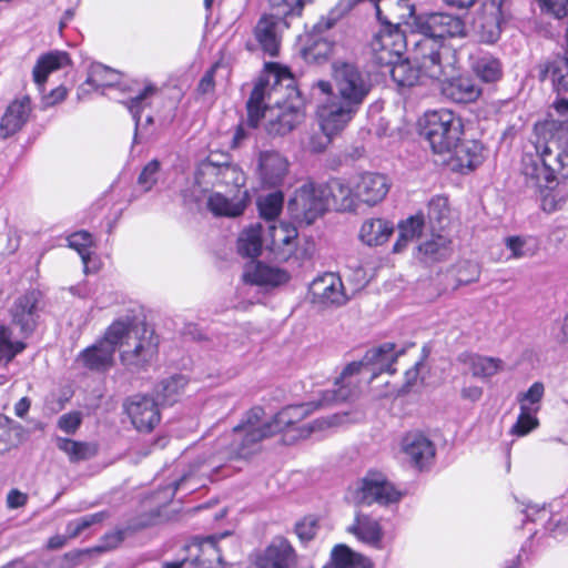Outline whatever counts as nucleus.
<instances>
[{
    "instance_id": "obj_1",
    "label": "nucleus",
    "mask_w": 568,
    "mask_h": 568,
    "mask_svg": "<svg viewBox=\"0 0 568 568\" xmlns=\"http://www.w3.org/2000/svg\"><path fill=\"white\" fill-rule=\"evenodd\" d=\"M317 403H304L288 405L282 408L271 420L264 422V409L262 407L251 408L241 423L233 427L232 432L217 440L219 450L207 460L196 466V469L183 475L163 489V504L170 501L178 490L184 489L187 493L204 486L202 478H210L217 471L224 462L248 460L262 448V442L282 432H294L293 439L306 438L315 432L336 429L355 423L359 416L352 417L349 413H336L332 416L318 418L307 427L298 424L308 416L315 408L324 407L338 400H327L325 393Z\"/></svg>"
},
{
    "instance_id": "obj_2",
    "label": "nucleus",
    "mask_w": 568,
    "mask_h": 568,
    "mask_svg": "<svg viewBox=\"0 0 568 568\" xmlns=\"http://www.w3.org/2000/svg\"><path fill=\"white\" fill-rule=\"evenodd\" d=\"M554 106L561 120L535 124L534 150L523 156V174L528 186L541 193V207L554 212L566 202V193L552 190L557 178L568 179V98H558Z\"/></svg>"
},
{
    "instance_id": "obj_3",
    "label": "nucleus",
    "mask_w": 568,
    "mask_h": 568,
    "mask_svg": "<svg viewBox=\"0 0 568 568\" xmlns=\"http://www.w3.org/2000/svg\"><path fill=\"white\" fill-rule=\"evenodd\" d=\"M294 73H266V77H260L254 84V89L246 103L247 124L251 128H257L261 120L265 119V130L270 135L283 136L292 132L304 120V112L292 104H276L266 106L265 99H270L273 91L282 81L286 89L294 87Z\"/></svg>"
},
{
    "instance_id": "obj_4",
    "label": "nucleus",
    "mask_w": 568,
    "mask_h": 568,
    "mask_svg": "<svg viewBox=\"0 0 568 568\" xmlns=\"http://www.w3.org/2000/svg\"><path fill=\"white\" fill-rule=\"evenodd\" d=\"M400 354L403 349H396L394 343L368 349L361 362H353L344 368L335 383L336 388L327 390L325 397L329 395L327 400H346L356 393L358 377L371 382L381 373L394 374L396 369L393 366Z\"/></svg>"
},
{
    "instance_id": "obj_5",
    "label": "nucleus",
    "mask_w": 568,
    "mask_h": 568,
    "mask_svg": "<svg viewBox=\"0 0 568 568\" xmlns=\"http://www.w3.org/2000/svg\"><path fill=\"white\" fill-rule=\"evenodd\" d=\"M420 134L434 153H450L464 134L460 116L449 109L430 110L419 120Z\"/></svg>"
},
{
    "instance_id": "obj_6",
    "label": "nucleus",
    "mask_w": 568,
    "mask_h": 568,
    "mask_svg": "<svg viewBox=\"0 0 568 568\" xmlns=\"http://www.w3.org/2000/svg\"><path fill=\"white\" fill-rule=\"evenodd\" d=\"M305 0H270L275 13L264 14L254 29L255 39L270 57H276L281 49V31L290 27L287 18L300 16Z\"/></svg>"
},
{
    "instance_id": "obj_7",
    "label": "nucleus",
    "mask_w": 568,
    "mask_h": 568,
    "mask_svg": "<svg viewBox=\"0 0 568 568\" xmlns=\"http://www.w3.org/2000/svg\"><path fill=\"white\" fill-rule=\"evenodd\" d=\"M382 24L384 29L372 42V63L375 68L395 71L397 67L403 68L407 64V60L403 58L407 40L399 30V22L385 20Z\"/></svg>"
},
{
    "instance_id": "obj_8",
    "label": "nucleus",
    "mask_w": 568,
    "mask_h": 568,
    "mask_svg": "<svg viewBox=\"0 0 568 568\" xmlns=\"http://www.w3.org/2000/svg\"><path fill=\"white\" fill-rule=\"evenodd\" d=\"M125 327L118 344L121 347V362L128 367H139L149 362L156 353L158 342L153 332L143 324H133L129 320H119Z\"/></svg>"
},
{
    "instance_id": "obj_9",
    "label": "nucleus",
    "mask_w": 568,
    "mask_h": 568,
    "mask_svg": "<svg viewBox=\"0 0 568 568\" xmlns=\"http://www.w3.org/2000/svg\"><path fill=\"white\" fill-rule=\"evenodd\" d=\"M369 73H335L334 83L320 81L317 88L324 94L336 95V100L358 111L372 90Z\"/></svg>"
},
{
    "instance_id": "obj_10",
    "label": "nucleus",
    "mask_w": 568,
    "mask_h": 568,
    "mask_svg": "<svg viewBox=\"0 0 568 568\" xmlns=\"http://www.w3.org/2000/svg\"><path fill=\"white\" fill-rule=\"evenodd\" d=\"M125 331L120 321H114L105 331L103 338L83 349L78 362L90 371L104 372L112 367L113 355Z\"/></svg>"
},
{
    "instance_id": "obj_11",
    "label": "nucleus",
    "mask_w": 568,
    "mask_h": 568,
    "mask_svg": "<svg viewBox=\"0 0 568 568\" xmlns=\"http://www.w3.org/2000/svg\"><path fill=\"white\" fill-rule=\"evenodd\" d=\"M347 499L357 506L388 505L398 501L400 493L382 476L368 475L348 490Z\"/></svg>"
},
{
    "instance_id": "obj_12",
    "label": "nucleus",
    "mask_w": 568,
    "mask_h": 568,
    "mask_svg": "<svg viewBox=\"0 0 568 568\" xmlns=\"http://www.w3.org/2000/svg\"><path fill=\"white\" fill-rule=\"evenodd\" d=\"M413 24L426 39H445L466 36L465 21L459 16L446 12H432L414 17Z\"/></svg>"
},
{
    "instance_id": "obj_13",
    "label": "nucleus",
    "mask_w": 568,
    "mask_h": 568,
    "mask_svg": "<svg viewBox=\"0 0 568 568\" xmlns=\"http://www.w3.org/2000/svg\"><path fill=\"white\" fill-rule=\"evenodd\" d=\"M521 511L524 521H541L550 534L557 536L568 531V503L564 497L555 498L548 506L528 504Z\"/></svg>"
},
{
    "instance_id": "obj_14",
    "label": "nucleus",
    "mask_w": 568,
    "mask_h": 568,
    "mask_svg": "<svg viewBox=\"0 0 568 568\" xmlns=\"http://www.w3.org/2000/svg\"><path fill=\"white\" fill-rule=\"evenodd\" d=\"M288 209L295 219L311 224L328 209L327 199L321 185L304 184L296 190Z\"/></svg>"
},
{
    "instance_id": "obj_15",
    "label": "nucleus",
    "mask_w": 568,
    "mask_h": 568,
    "mask_svg": "<svg viewBox=\"0 0 568 568\" xmlns=\"http://www.w3.org/2000/svg\"><path fill=\"white\" fill-rule=\"evenodd\" d=\"M123 409L133 427L141 433L152 432L161 420L159 404L149 395L135 394L128 397Z\"/></svg>"
},
{
    "instance_id": "obj_16",
    "label": "nucleus",
    "mask_w": 568,
    "mask_h": 568,
    "mask_svg": "<svg viewBox=\"0 0 568 568\" xmlns=\"http://www.w3.org/2000/svg\"><path fill=\"white\" fill-rule=\"evenodd\" d=\"M353 187L357 207L359 205L373 207L386 197L390 182L385 174L364 172L353 176Z\"/></svg>"
},
{
    "instance_id": "obj_17",
    "label": "nucleus",
    "mask_w": 568,
    "mask_h": 568,
    "mask_svg": "<svg viewBox=\"0 0 568 568\" xmlns=\"http://www.w3.org/2000/svg\"><path fill=\"white\" fill-rule=\"evenodd\" d=\"M325 95L317 108L318 123L323 132L334 136L347 126L357 111L336 100L335 94Z\"/></svg>"
},
{
    "instance_id": "obj_18",
    "label": "nucleus",
    "mask_w": 568,
    "mask_h": 568,
    "mask_svg": "<svg viewBox=\"0 0 568 568\" xmlns=\"http://www.w3.org/2000/svg\"><path fill=\"white\" fill-rule=\"evenodd\" d=\"M440 94L454 103H470L481 94L479 81L471 73H453L438 80Z\"/></svg>"
},
{
    "instance_id": "obj_19",
    "label": "nucleus",
    "mask_w": 568,
    "mask_h": 568,
    "mask_svg": "<svg viewBox=\"0 0 568 568\" xmlns=\"http://www.w3.org/2000/svg\"><path fill=\"white\" fill-rule=\"evenodd\" d=\"M311 302L320 306H341L347 302L341 277L332 272L324 273L310 284Z\"/></svg>"
},
{
    "instance_id": "obj_20",
    "label": "nucleus",
    "mask_w": 568,
    "mask_h": 568,
    "mask_svg": "<svg viewBox=\"0 0 568 568\" xmlns=\"http://www.w3.org/2000/svg\"><path fill=\"white\" fill-rule=\"evenodd\" d=\"M40 293L30 291L18 297L10 308L11 327L19 328L22 337H28L36 328L39 318Z\"/></svg>"
},
{
    "instance_id": "obj_21",
    "label": "nucleus",
    "mask_w": 568,
    "mask_h": 568,
    "mask_svg": "<svg viewBox=\"0 0 568 568\" xmlns=\"http://www.w3.org/2000/svg\"><path fill=\"white\" fill-rule=\"evenodd\" d=\"M220 162L214 161L212 155L197 166L193 184L182 191L185 202H201L209 191L219 187Z\"/></svg>"
},
{
    "instance_id": "obj_22",
    "label": "nucleus",
    "mask_w": 568,
    "mask_h": 568,
    "mask_svg": "<svg viewBox=\"0 0 568 568\" xmlns=\"http://www.w3.org/2000/svg\"><path fill=\"white\" fill-rule=\"evenodd\" d=\"M290 163L277 151H262L257 158V175L264 187L281 186L287 174Z\"/></svg>"
},
{
    "instance_id": "obj_23",
    "label": "nucleus",
    "mask_w": 568,
    "mask_h": 568,
    "mask_svg": "<svg viewBox=\"0 0 568 568\" xmlns=\"http://www.w3.org/2000/svg\"><path fill=\"white\" fill-rule=\"evenodd\" d=\"M447 154L449 155L448 164L452 170L467 173L483 163L484 146L476 140H460Z\"/></svg>"
},
{
    "instance_id": "obj_24",
    "label": "nucleus",
    "mask_w": 568,
    "mask_h": 568,
    "mask_svg": "<svg viewBox=\"0 0 568 568\" xmlns=\"http://www.w3.org/2000/svg\"><path fill=\"white\" fill-rule=\"evenodd\" d=\"M297 555L292 545L284 538H277L258 558V568H295Z\"/></svg>"
},
{
    "instance_id": "obj_25",
    "label": "nucleus",
    "mask_w": 568,
    "mask_h": 568,
    "mask_svg": "<svg viewBox=\"0 0 568 568\" xmlns=\"http://www.w3.org/2000/svg\"><path fill=\"white\" fill-rule=\"evenodd\" d=\"M402 453L417 468H424L435 457L434 444L420 433H408L402 439Z\"/></svg>"
},
{
    "instance_id": "obj_26",
    "label": "nucleus",
    "mask_w": 568,
    "mask_h": 568,
    "mask_svg": "<svg viewBox=\"0 0 568 568\" xmlns=\"http://www.w3.org/2000/svg\"><path fill=\"white\" fill-rule=\"evenodd\" d=\"M327 199V206L334 205L341 211H355L357 209L353 176L348 180L332 179L326 184H321Z\"/></svg>"
},
{
    "instance_id": "obj_27",
    "label": "nucleus",
    "mask_w": 568,
    "mask_h": 568,
    "mask_svg": "<svg viewBox=\"0 0 568 568\" xmlns=\"http://www.w3.org/2000/svg\"><path fill=\"white\" fill-rule=\"evenodd\" d=\"M347 532L365 545L376 549L383 548L384 529L378 519L366 514H356L354 521L346 528Z\"/></svg>"
},
{
    "instance_id": "obj_28",
    "label": "nucleus",
    "mask_w": 568,
    "mask_h": 568,
    "mask_svg": "<svg viewBox=\"0 0 568 568\" xmlns=\"http://www.w3.org/2000/svg\"><path fill=\"white\" fill-rule=\"evenodd\" d=\"M229 534L197 538L191 546L194 552V562L203 568H219L222 565V548L219 541L226 538Z\"/></svg>"
},
{
    "instance_id": "obj_29",
    "label": "nucleus",
    "mask_w": 568,
    "mask_h": 568,
    "mask_svg": "<svg viewBox=\"0 0 568 568\" xmlns=\"http://www.w3.org/2000/svg\"><path fill=\"white\" fill-rule=\"evenodd\" d=\"M243 280L258 286L275 287L288 282L290 275L281 268L251 261L245 266Z\"/></svg>"
},
{
    "instance_id": "obj_30",
    "label": "nucleus",
    "mask_w": 568,
    "mask_h": 568,
    "mask_svg": "<svg viewBox=\"0 0 568 568\" xmlns=\"http://www.w3.org/2000/svg\"><path fill=\"white\" fill-rule=\"evenodd\" d=\"M31 113V102L28 97L12 101L0 122V135L9 138L20 131L28 122Z\"/></svg>"
},
{
    "instance_id": "obj_31",
    "label": "nucleus",
    "mask_w": 568,
    "mask_h": 568,
    "mask_svg": "<svg viewBox=\"0 0 568 568\" xmlns=\"http://www.w3.org/2000/svg\"><path fill=\"white\" fill-rule=\"evenodd\" d=\"M105 518L106 514L104 511L77 518L67 525L65 535H55L51 537L48 541V547L50 549H60L67 544L68 539L78 537L85 529L95 524L102 523Z\"/></svg>"
},
{
    "instance_id": "obj_32",
    "label": "nucleus",
    "mask_w": 568,
    "mask_h": 568,
    "mask_svg": "<svg viewBox=\"0 0 568 568\" xmlns=\"http://www.w3.org/2000/svg\"><path fill=\"white\" fill-rule=\"evenodd\" d=\"M297 235L296 227L290 223L270 225L266 246L276 253L291 254L295 247Z\"/></svg>"
},
{
    "instance_id": "obj_33",
    "label": "nucleus",
    "mask_w": 568,
    "mask_h": 568,
    "mask_svg": "<svg viewBox=\"0 0 568 568\" xmlns=\"http://www.w3.org/2000/svg\"><path fill=\"white\" fill-rule=\"evenodd\" d=\"M394 232L393 223L384 219H368L359 230V240L367 246L385 244Z\"/></svg>"
},
{
    "instance_id": "obj_34",
    "label": "nucleus",
    "mask_w": 568,
    "mask_h": 568,
    "mask_svg": "<svg viewBox=\"0 0 568 568\" xmlns=\"http://www.w3.org/2000/svg\"><path fill=\"white\" fill-rule=\"evenodd\" d=\"M372 568V562L344 544L336 545L331 551V559L323 568Z\"/></svg>"
},
{
    "instance_id": "obj_35",
    "label": "nucleus",
    "mask_w": 568,
    "mask_h": 568,
    "mask_svg": "<svg viewBox=\"0 0 568 568\" xmlns=\"http://www.w3.org/2000/svg\"><path fill=\"white\" fill-rule=\"evenodd\" d=\"M473 376L488 378L496 375L503 368V362L498 358L464 353L459 356Z\"/></svg>"
},
{
    "instance_id": "obj_36",
    "label": "nucleus",
    "mask_w": 568,
    "mask_h": 568,
    "mask_svg": "<svg viewBox=\"0 0 568 568\" xmlns=\"http://www.w3.org/2000/svg\"><path fill=\"white\" fill-rule=\"evenodd\" d=\"M26 338L11 326H0V365H7L26 348Z\"/></svg>"
},
{
    "instance_id": "obj_37",
    "label": "nucleus",
    "mask_w": 568,
    "mask_h": 568,
    "mask_svg": "<svg viewBox=\"0 0 568 568\" xmlns=\"http://www.w3.org/2000/svg\"><path fill=\"white\" fill-rule=\"evenodd\" d=\"M389 75L394 89L402 95L422 93L423 88L432 80L428 73H389Z\"/></svg>"
},
{
    "instance_id": "obj_38",
    "label": "nucleus",
    "mask_w": 568,
    "mask_h": 568,
    "mask_svg": "<svg viewBox=\"0 0 568 568\" xmlns=\"http://www.w3.org/2000/svg\"><path fill=\"white\" fill-rule=\"evenodd\" d=\"M506 0H500L496 8V16L486 18L481 24V39L487 43H495L501 34L503 26L511 18L505 8Z\"/></svg>"
},
{
    "instance_id": "obj_39",
    "label": "nucleus",
    "mask_w": 568,
    "mask_h": 568,
    "mask_svg": "<svg viewBox=\"0 0 568 568\" xmlns=\"http://www.w3.org/2000/svg\"><path fill=\"white\" fill-rule=\"evenodd\" d=\"M262 225L254 224L244 229L237 240V248L240 254L247 257H256L261 254L263 243Z\"/></svg>"
},
{
    "instance_id": "obj_40",
    "label": "nucleus",
    "mask_w": 568,
    "mask_h": 568,
    "mask_svg": "<svg viewBox=\"0 0 568 568\" xmlns=\"http://www.w3.org/2000/svg\"><path fill=\"white\" fill-rule=\"evenodd\" d=\"M505 246L510 251V258L532 257L539 250L538 240L530 235H511L505 239Z\"/></svg>"
},
{
    "instance_id": "obj_41",
    "label": "nucleus",
    "mask_w": 568,
    "mask_h": 568,
    "mask_svg": "<svg viewBox=\"0 0 568 568\" xmlns=\"http://www.w3.org/2000/svg\"><path fill=\"white\" fill-rule=\"evenodd\" d=\"M55 445L68 456L71 463L87 460L93 457L97 453L95 447L91 444L64 437H57Z\"/></svg>"
},
{
    "instance_id": "obj_42",
    "label": "nucleus",
    "mask_w": 568,
    "mask_h": 568,
    "mask_svg": "<svg viewBox=\"0 0 568 568\" xmlns=\"http://www.w3.org/2000/svg\"><path fill=\"white\" fill-rule=\"evenodd\" d=\"M449 244L445 237H434L418 246L419 258L425 263L443 261L450 255Z\"/></svg>"
},
{
    "instance_id": "obj_43",
    "label": "nucleus",
    "mask_w": 568,
    "mask_h": 568,
    "mask_svg": "<svg viewBox=\"0 0 568 568\" xmlns=\"http://www.w3.org/2000/svg\"><path fill=\"white\" fill-rule=\"evenodd\" d=\"M207 207L214 215L235 217L244 212L245 202H232L221 193H212L207 197Z\"/></svg>"
},
{
    "instance_id": "obj_44",
    "label": "nucleus",
    "mask_w": 568,
    "mask_h": 568,
    "mask_svg": "<svg viewBox=\"0 0 568 568\" xmlns=\"http://www.w3.org/2000/svg\"><path fill=\"white\" fill-rule=\"evenodd\" d=\"M398 227L399 236L393 247V251L396 253L400 252L409 241L422 234L424 229V217L419 214L410 216L406 221L402 222Z\"/></svg>"
},
{
    "instance_id": "obj_45",
    "label": "nucleus",
    "mask_w": 568,
    "mask_h": 568,
    "mask_svg": "<svg viewBox=\"0 0 568 568\" xmlns=\"http://www.w3.org/2000/svg\"><path fill=\"white\" fill-rule=\"evenodd\" d=\"M23 427L0 414V453L9 450L22 439Z\"/></svg>"
},
{
    "instance_id": "obj_46",
    "label": "nucleus",
    "mask_w": 568,
    "mask_h": 568,
    "mask_svg": "<svg viewBox=\"0 0 568 568\" xmlns=\"http://www.w3.org/2000/svg\"><path fill=\"white\" fill-rule=\"evenodd\" d=\"M186 385V379L181 375H175L170 378L163 379L158 386V396L162 399L163 404L172 405L183 393Z\"/></svg>"
},
{
    "instance_id": "obj_47",
    "label": "nucleus",
    "mask_w": 568,
    "mask_h": 568,
    "mask_svg": "<svg viewBox=\"0 0 568 568\" xmlns=\"http://www.w3.org/2000/svg\"><path fill=\"white\" fill-rule=\"evenodd\" d=\"M69 67H72L70 55L54 50L40 55L32 71H55Z\"/></svg>"
},
{
    "instance_id": "obj_48",
    "label": "nucleus",
    "mask_w": 568,
    "mask_h": 568,
    "mask_svg": "<svg viewBox=\"0 0 568 568\" xmlns=\"http://www.w3.org/2000/svg\"><path fill=\"white\" fill-rule=\"evenodd\" d=\"M329 51L331 45L326 40L316 39L312 44L301 48L300 55L308 65H322Z\"/></svg>"
},
{
    "instance_id": "obj_49",
    "label": "nucleus",
    "mask_w": 568,
    "mask_h": 568,
    "mask_svg": "<svg viewBox=\"0 0 568 568\" xmlns=\"http://www.w3.org/2000/svg\"><path fill=\"white\" fill-rule=\"evenodd\" d=\"M245 184L244 172L235 164L227 161L220 162L219 187L237 190Z\"/></svg>"
},
{
    "instance_id": "obj_50",
    "label": "nucleus",
    "mask_w": 568,
    "mask_h": 568,
    "mask_svg": "<svg viewBox=\"0 0 568 568\" xmlns=\"http://www.w3.org/2000/svg\"><path fill=\"white\" fill-rule=\"evenodd\" d=\"M545 394L544 384L540 382L534 383L528 390L519 393L517 400L519 403V409L536 413L540 410V402Z\"/></svg>"
},
{
    "instance_id": "obj_51",
    "label": "nucleus",
    "mask_w": 568,
    "mask_h": 568,
    "mask_svg": "<svg viewBox=\"0 0 568 568\" xmlns=\"http://www.w3.org/2000/svg\"><path fill=\"white\" fill-rule=\"evenodd\" d=\"M284 195L281 191L272 192L257 200L260 214L265 220H274L283 209Z\"/></svg>"
},
{
    "instance_id": "obj_52",
    "label": "nucleus",
    "mask_w": 568,
    "mask_h": 568,
    "mask_svg": "<svg viewBox=\"0 0 568 568\" xmlns=\"http://www.w3.org/2000/svg\"><path fill=\"white\" fill-rule=\"evenodd\" d=\"M68 243L71 248L79 253L84 265V272L88 273V263L93 243L92 235L89 232L79 231L68 237Z\"/></svg>"
},
{
    "instance_id": "obj_53",
    "label": "nucleus",
    "mask_w": 568,
    "mask_h": 568,
    "mask_svg": "<svg viewBox=\"0 0 568 568\" xmlns=\"http://www.w3.org/2000/svg\"><path fill=\"white\" fill-rule=\"evenodd\" d=\"M427 216L434 227L443 229L449 217L448 200L444 196L433 197L428 203Z\"/></svg>"
},
{
    "instance_id": "obj_54",
    "label": "nucleus",
    "mask_w": 568,
    "mask_h": 568,
    "mask_svg": "<svg viewBox=\"0 0 568 568\" xmlns=\"http://www.w3.org/2000/svg\"><path fill=\"white\" fill-rule=\"evenodd\" d=\"M158 91V88L154 84H146L143 89L138 90L136 94L131 97L126 102V106L135 120L136 124L140 121V112L145 104H148L149 99H151Z\"/></svg>"
},
{
    "instance_id": "obj_55",
    "label": "nucleus",
    "mask_w": 568,
    "mask_h": 568,
    "mask_svg": "<svg viewBox=\"0 0 568 568\" xmlns=\"http://www.w3.org/2000/svg\"><path fill=\"white\" fill-rule=\"evenodd\" d=\"M539 426V420L536 413L519 409V415L516 423L510 428V434L523 437Z\"/></svg>"
},
{
    "instance_id": "obj_56",
    "label": "nucleus",
    "mask_w": 568,
    "mask_h": 568,
    "mask_svg": "<svg viewBox=\"0 0 568 568\" xmlns=\"http://www.w3.org/2000/svg\"><path fill=\"white\" fill-rule=\"evenodd\" d=\"M473 71H501L500 60L490 52L477 51L470 55Z\"/></svg>"
},
{
    "instance_id": "obj_57",
    "label": "nucleus",
    "mask_w": 568,
    "mask_h": 568,
    "mask_svg": "<svg viewBox=\"0 0 568 568\" xmlns=\"http://www.w3.org/2000/svg\"><path fill=\"white\" fill-rule=\"evenodd\" d=\"M161 164L158 160L150 161L138 178V185L143 192H149L158 182Z\"/></svg>"
},
{
    "instance_id": "obj_58",
    "label": "nucleus",
    "mask_w": 568,
    "mask_h": 568,
    "mask_svg": "<svg viewBox=\"0 0 568 568\" xmlns=\"http://www.w3.org/2000/svg\"><path fill=\"white\" fill-rule=\"evenodd\" d=\"M480 276V266L471 261H463L458 264L456 278L459 285L477 282Z\"/></svg>"
},
{
    "instance_id": "obj_59",
    "label": "nucleus",
    "mask_w": 568,
    "mask_h": 568,
    "mask_svg": "<svg viewBox=\"0 0 568 568\" xmlns=\"http://www.w3.org/2000/svg\"><path fill=\"white\" fill-rule=\"evenodd\" d=\"M318 530V521L314 517H305L295 526V532L302 541L313 539Z\"/></svg>"
},
{
    "instance_id": "obj_60",
    "label": "nucleus",
    "mask_w": 568,
    "mask_h": 568,
    "mask_svg": "<svg viewBox=\"0 0 568 568\" xmlns=\"http://www.w3.org/2000/svg\"><path fill=\"white\" fill-rule=\"evenodd\" d=\"M541 11L552 14L557 19L568 16V0H537Z\"/></svg>"
},
{
    "instance_id": "obj_61",
    "label": "nucleus",
    "mask_w": 568,
    "mask_h": 568,
    "mask_svg": "<svg viewBox=\"0 0 568 568\" xmlns=\"http://www.w3.org/2000/svg\"><path fill=\"white\" fill-rule=\"evenodd\" d=\"M81 423L82 414L80 412H70L60 416L57 425L60 430L72 435L81 426Z\"/></svg>"
},
{
    "instance_id": "obj_62",
    "label": "nucleus",
    "mask_w": 568,
    "mask_h": 568,
    "mask_svg": "<svg viewBox=\"0 0 568 568\" xmlns=\"http://www.w3.org/2000/svg\"><path fill=\"white\" fill-rule=\"evenodd\" d=\"M332 139V134H326L321 130V132L315 133L310 138L306 148L310 149L312 152H322L331 143Z\"/></svg>"
},
{
    "instance_id": "obj_63",
    "label": "nucleus",
    "mask_w": 568,
    "mask_h": 568,
    "mask_svg": "<svg viewBox=\"0 0 568 568\" xmlns=\"http://www.w3.org/2000/svg\"><path fill=\"white\" fill-rule=\"evenodd\" d=\"M568 71V58L562 55H555L552 59L546 61L542 71Z\"/></svg>"
},
{
    "instance_id": "obj_64",
    "label": "nucleus",
    "mask_w": 568,
    "mask_h": 568,
    "mask_svg": "<svg viewBox=\"0 0 568 568\" xmlns=\"http://www.w3.org/2000/svg\"><path fill=\"white\" fill-rule=\"evenodd\" d=\"M28 496L18 489H12L7 496V506L10 509H17L26 505Z\"/></svg>"
}]
</instances>
